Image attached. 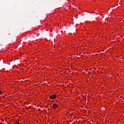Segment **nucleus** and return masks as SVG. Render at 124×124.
<instances>
[{
    "label": "nucleus",
    "instance_id": "nucleus-1",
    "mask_svg": "<svg viewBox=\"0 0 124 124\" xmlns=\"http://www.w3.org/2000/svg\"><path fill=\"white\" fill-rule=\"evenodd\" d=\"M49 98H50V99H56V98H57V95L56 94H52L49 96Z\"/></svg>",
    "mask_w": 124,
    "mask_h": 124
},
{
    "label": "nucleus",
    "instance_id": "nucleus-2",
    "mask_svg": "<svg viewBox=\"0 0 124 124\" xmlns=\"http://www.w3.org/2000/svg\"><path fill=\"white\" fill-rule=\"evenodd\" d=\"M53 108L56 109L57 107H58L59 105H57V104H53Z\"/></svg>",
    "mask_w": 124,
    "mask_h": 124
},
{
    "label": "nucleus",
    "instance_id": "nucleus-3",
    "mask_svg": "<svg viewBox=\"0 0 124 124\" xmlns=\"http://www.w3.org/2000/svg\"><path fill=\"white\" fill-rule=\"evenodd\" d=\"M2 94V91H0V94Z\"/></svg>",
    "mask_w": 124,
    "mask_h": 124
},
{
    "label": "nucleus",
    "instance_id": "nucleus-4",
    "mask_svg": "<svg viewBox=\"0 0 124 124\" xmlns=\"http://www.w3.org/2000/svg\"><path fill=\"white\" fill-rule=\"evenodd\" d=\"M14 124H19V122H17L16 123H15Z\"/></svg>",
    "mask_w": 124,
    "mask_h": 124
},
{
    "label": "nucleus",
    "instance_id": "nucleus-5",
    "mask_svg": "<svg viewBox=\"0 0 124 124\" xmlns=\"http://www.w3.org/2000/svg\"><path fill=\"white\" fill-rule=\"evenodd\" d=\"M0 124H2V123L1 122H0Z\"/></svg>",
    "mask_w": 124,
    "mask_h": 124
},
{
    "label": "nucleus",
    "instance_id": "nucleus-6",
    "mask_svg": "<svg viewBox=\"0 0 124 124\" xmlns=\"http://www.w3.org/2000/svg\"><path fill=\"white\" fill-rule=\"evenodd\" d=\"M55 101H52V102H54Z\"/></svg>",
    "mask_w": 124,
    "mask_h": 124
},
{
    "label": "nucleus",
    "instance_id": "nucleus-7",
    "mask_svg": "<svg viewBox=\"0 0 124 124\" xmlns=\"http://www.w3.org/2000/svg\"><path fill=\"white\" fill-rule=\"evenodd\" d=\"M89 74H91V73H90V72H89Z\"/></svg>",
    "mask_w": 124,
    "mask_h": 124
}]
</instances>
